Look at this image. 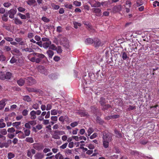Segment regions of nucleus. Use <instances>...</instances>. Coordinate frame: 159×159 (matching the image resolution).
Returning a JSON list of instances; mask_svg holds the SVG:
<instances>
[{"mask_svg":"<svg viewBox=\"0 0 159 159\" xmlns=\"http://www.w3.org/2000/svg\"><path fill=\"white\" fill-rule=\"evenodd\" d=\"M36 152V150L34 149H29L27 151V156L30 158H32V154H35Z\"/></svg>","mask_w":159,"mask_h":159,"instance_id":"nucleus-10","label":"nucleus"},{"mask_svg":"<svg viewBox=\"0 0 159 159\" xmlns=\"http://www.w3.org/2000/svg\"><path fill=\"white\" fill-rule=\"evenodd\" d=\"M76 113L81 117H88L89 116L88 112L84 109L78 110Z\"/></svg>","mask_w":159,"mask_h":159,"instance_id":"nucleus-3","label":"nucleus"},{"mask_svg":"<svg viewBox=\"0 0 159 159\" xmlns=\"http://www.w3.org/2000/svg\"><path fill=\"white\" fill-rule=\"evenodd\" d=\"M93 132V130L92 128H89L87 131L88 136H89Z\"/></svg>","mask_w":159,"mask_h":159,"instance_id":"nucleus-45","label":"nucleus"},{"mask_svg":"<svg viewBox=\"0 0 159 159\" xmlns=\"http://www.w3.org/2000/svg\"><path fill=\"white\" fill-rule=\"evenodd\" d=\"M18 15L22 19L25 20L26 19V16L25 15L22 14L21 13H19Z\"/></svg>","mask_w":159,"mask_h":159,"instance_id":"nucleus-50","label":"nucleus"},{"mask_svg":"<svg viewBox=\"0 0 159 159\" xmlns=\"http://www.w3.org/2000/svg\"><path fill=\"white\" fill-rule=\"evenodd\" d=\"M51 115H55L57 114V111L56 109H53L51 110Z\"/></svg>","mask_w":159,"mask_h":159,"instance_id":"nucleus-52","label":"nucleus"},{"mask_svg":"<svg viewBox=\"0 0 159 159\" xmlns=\"http://www.w3.org/2000/svg\"><path fill=\"white\" fill-rule=\"evenodd\" d=\"M32 107L35 110H37L39 108V104H33Z\"/></svg>","mask_w":159,"mask_h":159,"instance_id":"nucleus-60","label":"nucleus"},{"mask_svg":"<svg viewBox=\"0 0 159 159\" xmlns=\"http://www.w3.org/2000/svg\"><path fill=\"white\" fill-rule=\"evenodd\" d=\"M73 4L76 6L79 7L81 5V2H80L75 1L73 2Z\"/></svg>","mask_w":159,"mask_h":159,"instance_id":"nucleus-48","label":"nucleus"},{"mask_svg":"<svg viewBox=\"0 0 159 159\" xmlns=\"http://www.w3.org/2000/svg\"><path fill=\"white\" fill-rule=\"evenodd\" d=\"M102 110H107L109 108L111 107V106L109 104H104V105L102 106Z\"/></svg>","mask_w":159,"mask_h":159,"instance_id":"nucleus-41","label":"nucleus"},{"mask_svg":"<svg viewBox=\"0 0 159 159\" xmlns=\"http://www.w3.org/2000/svg\"><path fill=\"white\" fill-rule=\"evenodd\" d=\"M93 46L95 48H98L101 46V43L100 40L98 38L93 39Z\"/></svg>","mask_w":159,"mask_h":159,"instance_id":"nucleus-7","label":"nucleus"},{"mask_svg":"<svg viewBox=\"0 0 159 159\" xmlns=\"http://www.w3.org/2000/svg\"><path fill=\"white\" fill-rule=\"evenodd\" d=\"M18 11L20 12H23L25 11V9L22 7H19L17 8Z\"/></svg>","mask_w":159,"mask_h":159,"instance_id":"nucleus-57","label":"nucleus"},{"mask_svg":"<svg viewBox=\"0 0 159 159\" xmlns=\"http://www.w3.org/2000/svg\"><path fill=\"white\" fill-rule=\"evenodd\" d=\"M17 10L16 9H12L8 11V13L9 14V17L10 18L12 19L14 17L15 14L16 13Z\"/></svg>","mask_w":159,"mask_h":159,"instance_id":"nucleus-8","label":"nucleus"},{"mask_svg":"<svg viewBox=\"0 0 159 159\" xmlns=\"http://www.w3.org/2000/svg\"><path fill=\"white\" fill-rule=\"evenodd\" d=\"M35 159H42L44 157L43 154L39 152H38L34 155Z\"/></svg>","mask_w":159,"mask_h":159,"instance_id":"nucleus-12","label":"nucleus"},{"mask_svg":"<svg viewBox=\"0 0 159 159\" xmlns=\"http://www.w3.org/2000/svg\"><path fill=\"white\" fill-rule=\"evenodd\" d=\"M99 102L100 104L102 106L104 105L106 103L105 99L103 97L100 98V100Z\"/></svg>","mask_w":159,"mask_h":159,"instance_id":"nucleus-22","label":"nucleus"},{"mask_svg":"<svg viewBox=\"0 0 159 159\" xmlns=\"http://www.w3.org/2000/svg\"><path fill=\"white\" fill-rule=\"evenodd\" d=\"M26 2L28 5L31 6L35 3L36 1L35 0H28Z\"/></svg>","mask_w":159,"mask_h":159,"instance_id":"nucleus-32","label":"nucleus"},{"mask_svg":"<svg viewBox=\"0 0 159 159\" xmlns=\"http://www.w3.org/2000/svg\"><path fill=\"white\" fill-rule=\"evenodd\" d=\"M9 146V144L7 142H4L1 143L0 142V148H2L4 147H5L6 148H7Z\"/></svg>","mask_w":159,"mask_h":159,"instance_id":"nucleus-25","label":"nucleus"},{"mask_svg":"<svg viewBox=\"0 0 159 159\" xmlns=\"http://www.w3.org/2000/svg\"><path fill=\"white\" fill-rule=\"evenodd\" d=\"M112 135L111 133L108 132H103V145L105 148L108 147L109 142L112 140Z\"/></svg>","mask_w":159,"mask_h":159,"instance_id":"nucleus-1","label":"nucleus"},{"mask_svg":"<svg viewBox=\"0 0 159 159\" xmlns=\"http://www.w3.org/2000/svg\"><path fill=\"white\" fill-rule=\"evenodd\" d=\"M8 13H5L2 16V20L5 22H7V21L8 20Z\"/></svg>","mask_w":159,"mask_h":159,"instance_id":"nucleus-30","label":"nucleus"},{"mask_svg":"<svg viewBox=\"0 0 159 159\" xmlns=\"http://www.w3.org/2000/svg\"><path fill=\"white\" fill-rule=\"evenodd\" d=\"M93 39L90 38H88L85 40V43L86 44H93Z\"/></svg>","mask_w":159,"mask_h":159,"instance_id":"nucleus-20","label":"nucleus"},{"mask_svg":"<svg viewBox=\"0 0 159 159\" xmlns=\"http://www.w3.org/2000/svg\"><path fill=\"white\" fill-rule=\"evenodd\" d=\"M55 50L57 51V52L58 53H60L62 51L61 47L60 46H58L57 47H56V48Z\"/></svg>","mask_w":159,"mask_h":159,"instance_id":"nucleus-46","label":"nucleus"},{"mask_svg":"<svg viewBox=\"0 0 159 159\" xmlns=\"http://www.w3.org/2000/svg\"><path fill=\"white\" fill-rule=\"evenodd\" d=\"M0 79L2 80H5V73L4 72H0Z\"/></svg>","mask_w":159,"mask_h":159,"instance_id":"nucleus-28","label":"nucleus"},{"mask_svg":"<svg viewBox=\"0 0 159 159\" xmlns=\"http://www.w3.org/2000/svg\"><path fill=\"white\" fill-rule=\"evenodd\" d=\"M30 118L31 120H35L36 118L35 111L33 110L31 111L30 114Z\"/></svg>","mask_w":159,"mask_h":159,"instance_id":"nucleus-16","label":"nucleus"},{"mask_svg":"<svg viewBox=\"0 0 159 159\" xmlns=\"http://www.w3.org/2000/svg\"><path fill=\"white\" fill-rule=\"evenodd\" d=\"M42 20L44 22H48L50 21L46 17L43 16L42 18Z\"/></svg>","mask_w":159,"mask_h":159,"instance_id":"nucleus-59","label":"nucleus"},{"mask_svg":"<svg viewBox=\"0 0 159 159\" xmlns=\"http://www.w3.org/2000/svg\"><path fill=\"white\" fill-rule=\"evenodd\" d=\"M21 124V122H16L12 124L13 126L16 127V129H18L19 126Z\"/></svg>","mask_w":159,"mask_h":159,"instance_id":"nucleus-36","label":"nucleus"},{"mask_svg":"<svg viewBox=\"0 0 159 159\" xmlns=\"http://www.w3.org/2000/svg\"><path fill=\"white\" fill-rule=\"evenodd\" d=\"M17 84L20 86L24 85L25 83V80L21 78L17 81Z\"/></svg>","mask_w":159,"mask_h":159,"instance_id":"nucleus-21","label":"nucleus"},{"mask_svg":"<svg viewBox=\"0 0 159 159\" xmlns=\"http://www.w3.org/2000/svg\"><path fill=\"white\" fill-rule=\"evenodd\" d=\"M29 122L30 125L32 126H34L36 124V120H33Z\"/></svg>","mask_w":159,"mask_h":159,"instance_id":"nucleus-63","label":"nucleus"},{"mask_svg":"<svg viewBox=\"0 0 159 159\" xmlns=\"http://www.w3.org/2000/svg\"><path fill=\"white\" fill-rule=\"evenodd\" d=\"M51 6L55 10H57L60 8V6L59 5H55L54 3L51 4Z\"/></svg>","mask_w":159,"mask_h":159,"instance_id":"nucleus-43","label":"nucleus"},{"mask_svg":"<svg viewBox=\"0 0 159 159\" xmlns=\"http://www.w3.org/2000/svg\"><path fill=\"white\" fill-rule=\"evenodd\" d=\"M18 137L20 139H24L25 138L23 132V134H18Z\"/></svg>","mask_w":159,"mask_h":159,"instance_id":"nucleus-62","label":"nucleus"},{"mask_svg":"<svg viewBox=\"0 0 159 159\" xmlns=\"http://www.w3.org/2000/svg\"><path fill=\"white\" fill-rule=\"evenodd\" d=\"M14 22L15 24L17 25H20L22 23L20 20L17 18H15Z\"/></svg>","mask_w":159,"mask_h":159,"instance_id":"nucleus-35","label":"nucleus"},{"mask_svg":"<svg viewBox=\"0 0 159 159\" xmlns=\"http://www.w3.org/2000/svg\"><path fill=\"white\" fill-rule=\"evenodd\" d=\"M15 157V154L12 152H9L7 154L8 159H11Z\"/></svg>","mask_w":159,"mask_h":159,"instance_id":"nucleus-38","label":"nucleus"},{"mask_svg":"<svg viewBox=\"0 0 159 159\" xmlns=\"http://www.w3.org/2000/svg\"><path fill=\"white\" fill-rule=\"evenodd\" d=\"M121 5H116L113 8L112 11L114 13L118 12L121 10Z\"/></svg>","mask_w":159,"mask_h":159,"instance_id":"nucleus-14","label":"nucleus"},{"mask_svg":"<svg viewBox=\"0 0 159 159\" xmlns=\"http://www.w3.org/2000/svg\"><path fill=\"white\" fill-rule=\"evenodd\" d=\"M93 11L95 13L96 15L97 16H100L102 15L101 10L98 8H94L93 9Z\"/></svg>","mask_w":159,"mask_h":159,"instance_id":"nucleus-11","label":"nucleus"},{"mask_svg":"<svg viewBox=\"0 0 159 159\" xmlns=\"http://www.w3.org/2000/svg\"><path fill=\"white\" fill-rule=\"evenodd\" d=\"M34 149H35L38 151H39L43 150L44 146L43 143H34L33 144V146Z\"/></svg>","mask_w":159,"mask_h":159,"instance_id":"nucleus-2","label":"nucleus"},{"mask_svg":"<svg viewBox=\"0 0 159 159\" xmlns=\"http://www.w3.org/2000/svg\"><path fill=\"white\" fill-rule=\"evenodd\" d=\"M23 51H25L26 52H34L33 49L30 48H24L22 49Z\"/></svg>","mask_w":159,"mask_h":159,"instance_id":"nucleus-40","label":"nucleus"},{"mask_svg":"<svg viewBox=\"0 0 159 159\" xmlns=\"http://www.w3.org/2000/svg\"><path fill=\"white\" fill-rule=\"evenodd\" d=\"M11 53L14 55L17 56H21L22 55V53L20 51L16 48H15L11 51Z\"/></svg>","mask_w":159,"mask_h":159,"instance_id":"nucleus-9","label":"nucleus"},{"mask_svg":"<svg viewBox=\"0 0 159 159\" xmlns=\"http://www.w3.org/2000/svg\"><path fill=\"white\" fill-rule=\"evenodd\" d=\"M12 76V74L10 72H7L5 73V80H10Z\"/></svg>","mask_w":159,"mask_h":159,"instance_id":"nucleus-23","label":"nucleus"},{"mask_svg":"<svg viewBox=\"0 0 159 159\" xmlns=\"http://www.w3.org/2000/svg\"><path fill=\"white\" fill-rule=\"evenodd\" d=\"M51 44V41H48L44 43L43 44V47L45 48H47L49 47Z\"/></svg>","mask_w":159,"mask_h":159,"instance_id":"nucleus-24","label":"nucleus"},{"mask_svg":"<svg viewBox=\"0 0 159 159\" xmlns=\"http://www.w3.org/2000/svg\"><path fill=\"white\" fill-rule=\"evenodd\" d=\"M25 79L26 80L27 84L29 85H32L36 83V80L31 77H26Z\"/></svg>","mask_w":159,"mask_h":159,"instance_id":"nucleus-6","label":"nucleus"},{"mask_svg":"<svg viewBox=\"0 0 159 159\" xmlns=\"http://www.w3.org/2000/svg\"><path fill=\"white\" fill-rule=\"evenodd\" d=\"M11 5V4L10 2H6L3 3V6L4 7H8Z\"/></svg>","mask_w":159,"mask_h":159,"instance_id":"nucleus-54","label":"nucleus"},{"mask_svg":"<svg viewBox=\"0 0 159 159\" xmlns=\"http://www.w3.org/2000/svg\"><path fill=\"white\" fill-rule=\"evenodd\" d=\"M26 89L27 91L29 93L31 92H34L36 93L39 92V91L37 89H35L34 88H32L30 87H26Z\"/></svg>","mask_w":159,"mask_h":159,"instance_id":"nucleus-18","label":"nucleus"},{"mask_svg":"<svg viewBox=\"0 0 159 159\" xmlns=\"http://www.w3.org/2000/svg\"><path fill=\"white\" fill-rule=\"evenodd\" d=\"M47 53L48 54L49 58H52V57L54 55V52L52 50H48L47 52Z\"/></svg>","mask_w":159,"mask_h":159,"instance_id":"nucleus-33","label":"nucleus"},{"mask_svg":"<svg viewBox=\"0 0 159 159\" xmlns=\"http://www.w3.org/2000/svg\"><path fill=\"white\" fill-rule=\"evenodd\" d=\"M101 6V3L99 2L95 1L94 4H91V6L93 7H100Z\"/></svg>","mask_w":159,"mask_h":159,"instance_id":"nucleus-31","label":"nucleus"},{"mask_svg":"<svg viewBox=\"0 0 159 159\" xmlns=\"http://www.w3.org/2000/svg\"><path fill=\"white\" fill-rule=\"evenodd\" d=\"M25 141L30 143H33L34 142L33 138L32 137H27L26 138Z\"/></svg>","mask_w":159,"mask_h":159,"instance_id":"nucleus-39","label":"nucleus"},{"mask_svg":"<svg viewBox=\"0 0 159 159\" xmlns=\"http://www.w3.org/2000/svg\"><path fill=\"white\" fill-rule=\"evenodd\" d=\"M52 108V103H47L46 106L45 105L42 104L41 106V109L43 111L45 110L48 111L51 110Z\"/></svg>","mask_w":159,"mask_h":159,"instance_id":"nucleus-4","label":"nucleus"},{"mask_svg":"<svg viewBox=\"0 0 159 159\" xmlns=\"http://www.w3.org/2000/svg\"><path fill=\"white\" fill-rule=\"evenodd\" d=\"M153 6L154 7L157 6H159V2L157 1H155L153 2Z\"/></svg>","mask_w":159,"mask_h":159,"instance_id":"nucleus-61","label":"nucleus"},{"mask_svg":"<svg viewBox=\"0 0 159 159\" xmlns=\"http://www.w3.org/2000/svg\"><path fill=\"white\" fill-rule=\"evenodd\" d=\"M37 57L39 58L40 59H41L44 58H45V56L43 54H42V53H39V54H38V55H37Z\"/></svg>","mask_w":159,"mask_h":159,"instance_id":"nucleus-58","label":"nucleus"},{"mask_svg":"<svg viewBox=\"0 0 159 159\" xmlns=\"http://www.w3.org/2000/svg\"><path fill=\"white\" fill-rule=\"evenodd\" d=\"M7 101V100L6 98L3 99L1 101L0 103V110L2 109L6 105L5 102Z\"/></svg>","mask_w":159,"mask_h":159,"instance_id":"nucleus-15","label":"nucleus"},{"mask_svg":"<svg viewBox=\"0 0 159 159\" xmlns=\"http://www.w3.org/2000/svg\"><path fill=\"white\" fill-rule=\"evenodd\" d=\"M136 108V107L134 105H133L132 106L129 105V107L127 109L128 111H130L131 110H133Z\"/></svg>","mask_w":159,"mask_h":159,"instance_id":"nucleus-42","label":"nucleus"},{"mask_svg":"<svg viewBox=\"0 0 159 159\" xmlns=\"http://www.w3.org/2000/svg\"><path fill=\"white\" fill-rule=\"evenodd\" d=\"M22 99L25 101L27 102H30L31 101V99L28 95H25L22 97Z\"/></svg>","mask_w":159,"mask_h":159,"instance_id":"nucleus-19","label":"nucleus"},{"mask_svg":"<svg viewBox=\"0 0 159 159\" xmlns=\"http://www.w3.org/2000/svg\"><path fill=\"white\" fill-rule=\"evenodd\" d=\"M96 121L98 123L101 125L103 124L104 122V121L98 116H97V117Z\"/></svg>","mask_w":159,"mask_h":159,"instance_id":"nucleus-37","label":"nucleus"},{"mask_svg":"<svg viewBox=\"0 0 159 159\" xmlns=\"http://www.w3.org/2000/svg\"><path fill=\"white\" fill-rule=\"evenodd\" d=\"M81 25L80 23L77 22H75L74 23V27L75 29H77L78 28V26H80Z\"/></svg>","mask_w":159,"mask_h":159,"instance_id":"nucleus-47","label":"nucleus"},{"mask_svg":"<svg viewBox=\"0 0 159 159\" xmlns=\"http://www.w3.org/2000/svg\"><path fill=\"white\" fill-rule=\"evenodd\" d=\"M6 59V58L5 56L2 54L0 55V61H5Z\"/></svg>","mask_w":159,"mask_h":159,"instance_id":"nucleus-64","label":"nucleus"},{"mask_svg":"<svg viewBox=\"0 0 159 159\" xmlns=\"http://www.w3.org/2000/svg\"><path fill=\"white\" fill-rule=\"evenodd\" d=\"M59 157V159H64V157L62 155L60 154V153H58L56 155V158L57 159L58 157Z\"/></svg>","mask_w":159,"mask_h":159,"instance_id":"nucleus-51","label":"nucleus"},{"mask_svg":"<svg viewBox=\"0 0 159 159\" xmlns=\"http://www.w3.org/2000/svg\"><path fill=\"white\" fill-rule=\"evenodd\" d=\"M49 78L52 80H55L57 78V75L55 74H52L49 75Z\"/></svg>","mask_w":159,"mask_h":159,"instance_id":"nucleus-27","label":"nucleus"},{"mask_svg":"<svg viewBox=\"0 0 159 159\" xmlns=\"http://www.w3.org/2000/svg\"><path fill=\"white\" fill-rule=\"evenodd\" d=\"M61 133H63V134H65V132L63 131L59 130L54 131V133L52 136V138L55 139H60V137L59 136V134H60Z\"/></svg>","mask_w":159,"mask_h":159,"instance_id":"nucleus-5","label":"nucleus"},{"mask_svg":"<svg viewBox=\"0 0 159 159\" xmlns=\"http://www.w3.org/2000/svg\"><path fill=\"white\" fill-rule=\"evenodd\" d=\"M43 128V126L41 124H38L36 126L32 128V130L36 133L39 130Z\"/></svg>","mask_w":159,"mask_h":159,"instance_id":"nucleus-13","label":"nucleus"},{"mask_svg":"<svg viewBox=\"0 0 159 159\" xmlns=\"http://www.w3.org/2000/svg\"><path fill=\"white\" fill-rule=\"evenodd\" d=\"M121 57L122 59L124 60H127L129 59L127 53L125 52H121Z\"/></svg>","mask_w":159,"mask_h":159,"instance_id":"nucleus-17","label":"nucleus"},{"mask_svg":"<svg viewBox=\"0 0 159 159\" xmlns=\"http://www.w3.org/2000/svg\"><path fill=\"white\" fill-rule=\"evenodd\" d=\"M64 6L66 8L69 9H71L73 7V6L71 4H68L67 3H66L64 5Z\"/></svg>","mask_w":159,"mask_h":159,"instance_id":"nucleus-49","label":"nucleus"},{"mask_svg":"<svg viewBox=\"0 0 159 159\" xmlns=\"http://www.w3.org/2000/svg\"><path fill=\"white\" fill-rule=\"evenodd\" d=\"M7 131L9 133H13L15 131V129L14 128L11 127V128H8L7 129Z\"/></svg>","mask_w":159,"mask_h":159,"instance_id":"nucleus-53","label":"nucleus"},{"mask_svg":"<svg viewBox=\"0 0 159 159\" xmlns=\"http://www.w3.org/2000/svg\"><path fill=\"white\" fill-rule=\"evenodd\" d=\"M28 59L31 61L32 62H35L36 61V58L35 57H31V56L29 57V55L28 56Z\"/></svg>","mask_w":159,"mask_h":159,"instance_id":"nucleus-55","label":"nucleus"},{"mask_svg":"<svg viewBox=\"0 0 159 159\" xmlns=\"http://www.w3.org/2000/svg\"><path fill=\"white\" fill-rule=\"evenodd\" d=\"M28 110L27 109H24L22 112V115L24 116H26L28 115Z\"/></svg>","mask_w":159,"mask_h":159,"instance_id":"nucleus-56","label":"nucleus"},{"mask_svg":"<svg viewBox=\"0 0 159 159\" xmlns=\"http://www.w3.org/2000/svg\"><path fill=\"white\" fill-rule=\"evenodd\" d=\"M23 130H24V134L25 136H29L30 133V130L29 129H25V128H24Z\"/></svg>","mask_w":159,"mask_h":159,"instance_id":"nucleus-29","label":"nucleus"},{"mask_svg":"<svg viewBox=\"0 0 159 159\" xmlns=\"http://www.w3.org/2000/svg\"><path fill=\"white\" fill-rule=\"evenodd\" d=\"M114 132L116 135V137L118 138H120L122 137V134L120 131H118L116 129L114 130Z\"/></svg>","mask_w":159,"mask_h":159,"instance_id":"nucleus-34","label":"nucleus"},{"mask_svg":"<svg viewBox=\"0 0 159 159\" xmlns=\"http://www.w3.org/2000/svg\"><path fill=\"white\" fill-rule=\"evenodd\" d=\"M0 134L3 135H6L7 134V132L6 129H3L0 130Z\"/></svg>","mask_w":159,"mask_h":159,"instance_id":"nucleus-44","label":"nucleus"},{"mask_svg":"<svg viewBox=\"0 0 159 159\" xmlns=\"http://www.w3.org/2000/svg\"><path fill=\"white\" fill-rule=\"evenodd\" d=\"M17 56H13L10 60V62L11 64H13L16 63L17 60Z\"/></svg>","mask_w":159,"mask_h":159,"instance_id":"nucleus-26","label":"nucleus"}]
</instances>
